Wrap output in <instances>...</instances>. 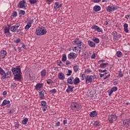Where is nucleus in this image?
Instances as JSON below:
<instances>
[{
	"label": "nucleus",
	"mask_w": 130,
	"mask_h": 130,
	"mask_svg": "<svg viewBox=\"0 0 130 130\" xmlns=\"http://www.w3.org/2000/svg\"><path fill=\"white\" fill-rule=\"evenodd\" d=\"M74 87L73 85H68V88L66 90V92L67 93H70V92H73V89H74Z\"/></svg>",
	"instance_id": "nucleus-20"
},
{
	"label": "nucleus",
	"mask_w": 130,
	"mask_h": 130,
	"mask_svg": "<svg viewBox=\"0 0 130 130\" xmlns=\"http://www.w3.org/2000/svg\"><path fill=\"white\" fill-rule=\"evenodd\" d=\"M93 41L95 42V43H99V42H100V40H99L98 38H95L93 39Z\"/></svg>",
	"instance_id": "nucleus-46"
},
{
	"label": "nucleus",
	"mask_w": 130,
	"mask_h": 130,
	"mask_svg": "<svg viewBox=\"0 0 130 130\" xmlns=\"http://www.w3.org/2000/svg\"><path fill=\"white\" fill-rule=\"evenodd\" d=\"M86 77H85V74H82L81 75V80L83 81V80H85V78Z\"/></svg>",
	"instance_id": "nucleus-55"
},
{
	"label": "nucleus",
	"mask_w": 130,
	"mask_h": 130,
	"mask_svg": "<svg viewBox=\"0 0 130 130\" xmlns=\"http://www.w3.org/2000/svg\"><path fill=\"white\" fill-rule=\"evenodd\" d=\"M114 92L113 90H111L110 92H109V96H111V94Z\"/></svg>",
	"instance_id": "nucleus-58"
},
{
	"label": "nucleus",
	"mask_w": 130,
	"mask_h": 130,
	"mask_svg": "<svg viewBox=\"0 0 130 130\" xmlns=\"http://www.w3.org/2000/svg\"><path fill=\"white\" fill-rule=\"evenodd\" d=\"M36 33L38 36H42L45 35L47 33V31L45 27L41 26L37 28Z\"/></svg>",
	"instance_id": "nucleus-1"
},
{
	"label": "nucleus",
	"mask_w": 130,
	"mask_h": 130,
	"mask_svg": "<svg viewBox=\"0 0 130 130\" xmlns=\"http://www.w3.org/2000/svg\"><path fill=\"white\" fill-rule=\"evenodd\" d=\"M66 64H67V66H69L71 64V62H70V61L67 60L66 62Z\"/></svg>",
	"instance_id": "nucleus-59"
},
{
	"label": "nucleus",
	"mask_w": 130,
	"mask_h": 130,
	"mask_svg": "<svg viewBox=\"0 0 130 130\" xmlns=\"http://www.w3.org/2000/svg\"><path fill=\"white\" fill-rule=\"evenodd\" d=\"M39 98L41 100H43L44 99V95H45V91H42L39 92Z\"/></svg>",
	"instance_id": "nucleus-17"
},
{
	"label": "nucleus",
	"mask_w": 130,
	"mask_h": 130,
	"mask_svg": "<svg viewBox=\"0 0 130 130\" xmlns=\"http://www.w3.org/2000/svg\"><path fill=\"white\" fill-rule=\"evenodd\" d=\"M93 10L94 11V12H99V11L101 10V7L98 5H95L94 7H93Z\"/></svg>",
	"instance_id": "nucleus-21"
},
{
	"label": "nucleus",
	"mask_w": 130,
	"mask_h": 130,
	"mask_svg": "<svg viewBox=\"0 0 130 130\" xmlns=\"http://www.w3.org/2000/svg\"><path fill=\"white\" fill-rule=\"evenodd\" d=\"M78 41H79V38H76V39H75L72 42V44H73V45H77Z\"/></svg>",
	"instance_id": "nucleus-38"
},
{
	"label": "nucleus",
	"mask_w": 130,
	"mask_h": 130,
	"mask_svg": "<svg viewBox=\"0 0 130 130\" xmlns=\"http://www.w3.org/2000/svg\"><path fill=\"white\" fill-rule=\"evenodd\" d=\"M58 78L59 79V80H63L64 79H66V76L63 73L61 72L58 73Z\"/></svg>",
	"instance_id": "nucleus-16"
},
{
	"label": "nucleus",
	"mask_w": 130,
	"mask_h": 130,
	"mask_svg": "<svg viewBox=\"0 0 130 130\" xmlns=\"http://www.w3.org/2000/svg\"><path fill=\"white\" fill-rule=\"evenodd\" d=\"M124 28H128V24H127V23H125L123 25Z\"/></svg>",
	"instance_id": "nucleus-60"
},
{
	"label": "nucleus",
	"mask_w": 130,
	"mask_h": 130,
	"mask_svg": "<svg viewBox=\"0 0 130 130\" xmlns=\"http://www.w3.org/2000/svg\"><path fill=\"white\" fill-rule=\"evenodd\" d=\"M59 6V3L58 2H56L54 4V9H58Z\"/></svg>",
	"instance_id": "nucleus-44"
},
{
	"label": "nucleus",
	"mask_w": 130,
	"mask_h": 130,
	"mask_svg": "<svg viewBox=\"0 0 130 130\" xmlns=\"http://www.w3.org/2000/svg\"><path fill=\"white\" fill-rule=\"evenodd\" d=\"M26 5H27L26 1L22 0L19 2V4L17 5V7L19 9H23V8H26Z\"/></svg>",
	"instance_id": "nucleus-7"
},
{
	"label": "nucleus",
	"mask_w": 130,
	"mask_h": 130,
	"mask_svg": "<svg viewBox=\"0 0 130 130\" xmlns=\"http://www.w3.org/2000/svg\"><path fill=\"white\" fill-rule=\"evenodd\" d=\"M11 76L12 72L11 71H8L7 73H5V74L1 77V79L4 80V79H9L11 78Z\"/></svg>",
	"instance_id": "nucleus-10"
},
{
	"label": "nucleus",
	"mask_w": 130,
	"mask_h": 130,
	"mask_svg": "<svg viewBox=\"0 0 130 130\" xmlns=\"http://www.w3.org/2000/svg\"><path fill=\"white\" fill-rule=\"evenodd\" d=\"M63 124H68V120H64L63 121Z\"/></svg>",
	"instance_id": "nucleus-62"
},
{
	"label": "nucleus",
	"mask_w": 130,
	"mask_h": 130,
	"mask_svg": "<svg viewBox=\"0 0 130 130\" xmlns=\"http://www.w3.org/2000/svg\"><path fill=\"white\" fill-rule=\"evenodd\" d=\"M30 4H34L37 3V0H29Z\"/></svg>",
	"instance_id": "nucleus-50"
},
{
	"label": "nucleus",
	"mask_w": 130,
	"mask_h": 130,
	"mask_svg": "<svg viewBox=\"0 0 130 130\" xmlns=\"http://www.w3.org/2000/svg\"><path fill=\"white\" fill-rule=\"evenodd\" d=\"M111 35L113 36V39L114 41H116L119 39V38H121V35L119 34L117 35V31H113L111 33Z\"/></svg>",
	"instance_id": "nucleus-5"
},
{
	"label": "nucleus",
	"mask_w": 130,
	"mask_h": 130,
	"mask_svg": "<svg viewBox=\"0 0 130 130\" xmlns=\"http://www.w3.org/2000/svg\"><path fill=\"white\" fill-rule=\"evenodd\" d=\"M21 73L15 74L14 76V79L15 80V81H20L21 80Z\"/></svg>",
	"instance_id": "nucleus-19"
},
{
	"label": "nucleus",
	"mask_w": 130,
	"mask_h": 130,
	"mask_svg": "<svg viewBox=\"0 0 130 130\" xmlns=\"http://www.w3.org/2000/svg\"><path fill=\"white\" fill-rule=\"evenodd\" d=\"M14 42L15 43H20V42H21V40L20 39V38H18V39H16V40H15Z\"/></svg>",
	"instance_id": "nucleus-53"
},
{
	"label": "nucleus",
	"mask_w": 130,
	"mask_h": 130,
	"mask_svg": "<svg viewBox=\"0 0 130 130\" xmlns=\"http://www.w3.org/2000/svg\"><path fill=\"white\" fill-rule=\"evenodd\" d=\"M31 26H32V25L27 23V25L24 27L25 30H26V31H28V30H29V29H30V28H31Z\"/></svg>",
	"instance_id": "nucleus-35"
},
{
	"label": "nucleus",
	"mask_w": 130,
	"mask_h": 130,
	"mask_svg": "<svg viewBox=\"0 0 130 130\" xmlns=\"http://www.w3.org/2000/svg\"><path fill=\"white\" fill-rule=\"evenodd\" d=\"M41 75L42 78H44V77L46 76V70H45V69L43 70L41 72Z\"/></svg>",
	"instance_id": "nucleus-27"
},
{
	"label": "nucleus",
	"mask_w": 130,
	"mask_h": 130,
	"mask_svg": "<svg viewBox=\"0 0 130 130\" xmlns=\"http://www.w3.org/2000/svg\"><path fill=\"white\" fill-rule=\"evenodd\" d=\"M88 44L89 46H90V47L94 48L96 47V45L95 44V43L90 41H88Z\"/></svg>",
	"instance_id": "nucleus-23"
},
{
	"label": "nucleus",
	"mask_w": 130,
	"mask_h": 130,
	"mask_svg": "<svg viewBox=\"0 0 130 130\" xmlns=\"http://www.w3.org/2000/svg\"><path fill=\"white\" fill-rule=\"evenodd\" d=\"M82 44L83 42L80 40V39H79L76 45H78V46H82Z\"/></svg>",
	"instance_id": "nucleus-39"
},
{
	"label": "nucleus",
	"mask_w": 130,
	"mask_h": 130,
	"mask_svg": "<svg viewBox=\"0 0 130 130\" xmlns=\"http://www.w3.org/2000/svg\"><path fill=\"white\" fill-rule=\"evenodd\" d=\"M105 75H107V72L105 73L104 74H100V78H102V77H104Z\"/></svg>",
	"instance_id": "nucleus-56"
},
{
	"label": "nucleus",
	"mask_w": 130,
	"mask_h": 130,
	"mask_svg": "<svg viewBox=\"0 0 130 130\" xmlns=\"http://www.w3.org/2000/svg\"><path fill=\"white\" fill-rule=\"evenodd\" d=\"M96 79V75H87L85 76V84H91L93 80Z\"/></svg>",
	"instance_id": "nucleus-3"
},
{
	"label": "nucleus",
	"mask_w": 130,
	"mask_h": 130,
	"mask_svg": "<svg viewBox=\"0 0 130 130\" xmlns=\"http://www.w3.org/2000/svg\"><path fill=\"white\" fill-rule=\"evenodd\" d=\"M18 16V13H17V11H13V13L12 14V16L13 18H16Z\"/></svg>",
	"instance_id": "nucleus-43"
},
{
	"label": "nucleus",
	"mask_w": 130,
	"mask_h": 130,
	"mask_svg": "<svg viewBox=\"0 0 130 130\" xmlns=\"http://www.w3.org/2000/svg\"><path fill=\"white\" fill-rule=\"evenodd\" d=\"M93 125L95 126H99V122L98 121H96L94 122Z\"/></svg>",
	"instance_id": "nucleus-49"
},
{
	"label": "nucleus",
	"mask_w": 130,
	"mask_h": 130,
	"mask_svg": "<svg viewBox=\"0 0 130 130\" xmlns=\"http://www.w3.org/2000/svg\"><path fill=\"white\" fill-rule=\"evenodd\" d=\"M80 83V79L78 77H76L73 79V84L74 85H78Z\"/></svg>",
	"instance_id": "nucleus-22"
},
{
	"label": "nucleus",
	"mask_w": 130,
	"mask_h": 130,
	"mask_svg": "<svg viewBox=\"0 0 130 130\" xmlns=\"http://www.w3.org/2000/svg\"><path fill=\"white\" fill-rule=\"evenodd\" d=\"M10 101H8V100H5L3 102V103H2V104H1V106L2 107H3V106H6V105H7V106H6L7 108H10V107H11V104H10Z\"/></svg>",
	"instance_id": "nucleus-9"
},
{
	"label": "nucleus",
	"mask_w": 130,
	"mask_h": 130,
	"mask_svg": "<svg viewBox=\"0 0 130 130\" xmlns=\"http://www.w3.org/2000/svg\"><path fill=\"white\" fill-rule=\"evenodd\" d=\"M117 119V117L115 115H111L109 116L108 120L110 123H113V121L116 120Z\"/></svg>",
	"instance_id": "nucleus-8"
},
{
	"label": "nucleus",
	"mask_w": 130,
	"mask_h": 130,
	"mask_svg": "<svg viewBox=\"0 0 130 130\" xmlns=\"http://www.w3.org/2000/svg\"><path fill=\"white\" fill-rule=\"evenodd\" d=\"M124 125H126V126H128L129 124V120H124L123 122Z\"/></svg>",
	"instance_id": "nucleus-30"
},
{
	"label": "nucleus",
	"mask_w": 130,
	"mask_h": 130,
	"mask_svg": "<svg viewBox=\"0 0 130 130\" xmlns=\"http://www.w3.org/2000/svg\"><path fill=\"white\" fill-rule=\"evenodd\" d=\"M105 61V60H100L98 61V63H101V62H104Z\"/></svg>",
	"instance_id": "nucleus-64"
},
{
	"label": "nucleus",
	"mask_w": 130,
	"mask_h": 130,
	"mask_svg": "<svg viewBox=\"0 0 130 130\" xmlns=\"http://www.w3.org/2000/svg\"><path fill=\"white\" fill-rule=\"evenodd\" d=\"M90 117H95V116H97V112H96V111H93L90 112Z\"/></svg>",
	"instance_id": "nucleus-25"
},
{
	"label": "nucleus",
	"mask_w": 130,
	"mask_h": 130,
	"mask_svg": "<svg viewBox=\"0 0 130 130\" xmlns=\"http://www.w3.org/2000/svg\"><path fill=\"white\" fill-rule=\"evenodd\" d=\"M11 87H12V88H16V87H17V83H16L15 82H13L11 84Z\"/></svg>",
	"instance_id": "nucleus-48"
},
{
	"label": "nucleus",
	"mask_w": 130,
	"mask_h": 130,
	"mask_svg": "<svg viewBox=\"0 0 130 130\" xmlns=\"http://www.w3.org/2000/svg\"><path fill=\"white\" fill-rule=\"evenodd\" d=\"M46 109H47V107H43V111L45 112V111H46Z\"/></svg>",
	"instance_id": "nucleus-63"
},
{
	"label": "nucleus",
	"mask_w": 130,
	"mask_h": 130,
	"mask_svg": "<svg viewBox=\"0 0 130 130\" xmlns=\"http://www.w3.org/2000/svg\"><path fill=\"white\" fill-rule=\"evenodd\" d=\"M71 108L74 112L80 111L82 106L77 102H73L71 105Z\"/></svg>",
	"instance_id": "nucleus-2"
},
{
	"label": "nucleus",
	"mask_w": 130,
	"mask_h": 130,
	"mask_svg": "<svg viewBox=\"0 0 130 130\" xmlns=\"http://www.w3.org/2000/svg\"><path fill=\"white\" fill-rule=\"evenodd\" d=\"M92 72V70L90 68H88L85 70L84 73L85 74H90V73Z\"/></svg>",
	"instance_id": "nucleus-34"
},
{
	"label": "nucleus",
	"mask_w": 130,
	"mask_h": 130,
	"mask_svg": "<svg viewBox=\"0 0 130 130\" xmlns=\"http://www.w3.org/2000/svg\"><path fill=\"white\" fill-rule=\"evenodd\" d=\"M9 27H5L4 29V33L5 34H8L10 33V25H8Z\"/></svg>",
	"instance_id": "nucleus-26"
},
{
	"label": "nucleus",
	"mask_w": 130,
	"mask_h": 130,
	"mask_svg": "<svg viewBox=\"0 0 130 130\" xmlns=\"http://www.w3.org/2000/svg\"><path fill=\"white\" fill-rule=\"evenodd\" d=\"M41 104L42 106H43L44 108L45 107H47V106H46L47 103H46V102L45 101H41Z\"/></svg>",
	"instance_id": "nucleus-41"
},
{
	"label": "nucleus",
	"mask_w": 130,
	"mask_h": 130,
	"mask_svg": "<svg viewBox=\"0 0 130 130\" xmlns=\"http://www.w3.org/2000/svg\"><path fill=\"white\" fill-rule=\"evenodd\" d=\"M96 56L95 55V54H93L91 55V58H92L93 59H95V57Z\"/></svg>",
	"instance_id": "nucleus-61"
},
{
	"label": "nucleus",
	"mask_w": 130,
	"mask_h": 130,
	"mask_svg": "<svg viewBox=\"0 0 130 130\" xmlns=\"http://www.w3.org/2000/svg\"><path fill=\"white\" fill-rule=\"evenodd\" d=\"M62 61H66L67 60V55L66 54H64L62 55Z\"/></svg>",
	"instance_id": "nucleus-42"
},
{
	"label": "nucleus",
	"mask_w": 130,
	"mask_h": 130,
	"mask_svg": "<svg viewBox=\"0 0 130 130\" xmlns=\"http://www.w3.org/2000/svg\"><path fill=\"white\" fill-rule=\"evenodd\" d=\"M73 51H74V52H78V51H79L78 47H75L73 48Z\"/></svg>",
	"instance_id": "nucleus-47"
},
{
	"label": "nucleus",
	"mask_w": 130,
	"mask_h": 130,
	"mask_svg": "<svg viewBox=\"0 0 130 130\" xmlns=\"http://www.w3.org/2000/svg\"><path fill=\"white\" fill-rule=\"evenodd\" d=\"M43 86H44L43 83H38L35 86V89L36 90H37V91H38L42 89V88H43Z\"/></svg>",
	"instance_id": "nucleus-13"
},
{
	"label": "nucleus",
	"mask_w": 130,
	"mask_h": 130,
	"mask_svg": "<svg viewBox=\"0 0 130 130\" xmlns=\"http://www.w3.org/2000/svg\"><path fill=\"white\" fill-rule=\"evenodd\" d=\"M114 92H115L116 91H117V88L115 86H114L112 89H111Z\"/></svg>",
	"instance_id": "nucleus-54"
},
{
	"label": "nucleus",
	"mask_w": 130,
	"mask_h": 130,
	"mask_svg": "<svg viewBox=\"0 0 130 130\" xmlns=\"http://www.w3.org/2000/svg\"><path fill=\"white\" fill-rule=\"evenodd\" d=\"M28 118H25L23 120H22V124H27V122H28Z\"/></svg>",
	"instance_id": "nucleus-37"
},
{
	"label": "nucleus",
	"mask_w": 130,
	"mask_h": 130,
	"mask_svg": "<svg viewBox=\"0 0 130 130\" xmlns=\"http://www.w3.org/2000/svg\"><path fill=\"white\" fill-rule=\"evenodd\" d=\"M107 66H108V63H102L100 65V68L101 69H105Z\"/></svg>",
	"instance_id": "nucleus-24"
},
{
	"label": "nucleus",
	"mask_w": 130,
	"mask_h": 130,
	"mask_svg": "<svg viewBox=\"0 0 130 130\" xmlns=\"http://www.w3.org/2000/svg\"><path fill=\"white\" fill-rule=\"evenodd\" d=\"M60 124V122L59 121H58L55 125V126H59Z\"/></svg>",
	"instance_id": "nucleus-57"
},
{
	"label": "nucleus",
	"mask_w": 130,
	"mask_h": 130,
	"mask_svg": "<svg viewBox=\"0 0 130 130\" xmlns=\"http://www.w3.org/2000/svg\"><path fill=\"white\" fill-rule=\"evenodd\" d=\"M5 74L6 72H5V70L1 67H0V75H1L2 77H4V76H5Z\"/></svg>",
	"instance_id": "nucleus-29"
},
{
	"label": "nucleus",
	"mask_w": 130,
	"mask_h": 130,
	"mask_svg": "<svg viewBox=\"0 0 130 130\" xmlns=\"http://www.w3.org/2000/svg\"><path fill=\"white\" fill-rule=\"evenodd\" d=\"M27 24H28V25H30L32 26V24L33 23V19L30 18H28L27 19Z\"/></svg>",
	"instance_id": "nucleus-28"
},
{
	"label": "nucleus",
	"mask_w": 130,
	"mask_h": 130,
	"mask_svg": "<svg viewBox=\"0 0 130 130\" xmlns=\"http://www.w3.org/2000/svg\"><path fill=\"white\" fill-rule=\"evenodd\" d=\"M26 14V12L24 10H19V15L20 16H24Z\"/></svg>",
	"instance_id": "nucleus-32"
},
{
	"label": "nucleus",
	"mask_w": 130,
	"mask_h": 130,
	"mask_svg": "<svg viewBox=\"0 0 130 130\" xmlns=\"http://www.w3.org/2000/svg\"><path fill=\"white\" fill-rule=\"evenodd\" d=\"M73 70L75 73H77V72L79 71V66H77V64H75L73 67Z\"/></svg>",
	"instance_id": "nucleus-31"
},
{
	"label": "nucleus",
	"mask_w": 130,
	"mask_h": 130,
	"mask_svg": "<svg viewBox=\"0 0 130 130\" xmlns=\"http://www.w3.org/2000/svg\"><path fill=\"white\" fill-rule=\"evenodd\" d=\"M15 128H19V127L20 126V124L18 122H15Z\"/></svg>",
	"instance_id": "nucleus-52"
},
{
	"label": "nucleus",
	"mask_w": 130,
	"mask_h": 130,
	"mask_svg": "<svg viewBox=\"0 0 130 130\" xmlns=\"http://www.w3.org/2000/svg\"><path fill=\"white\" fill-rule=\"evenodd\" d=\"M67 82L68 84H70V85H73L74 84V77L71 76L69 77L68 80Z\"/></svg>",
	"instance_id": "nucleus-18"
},
{
	"label": "nucleus",
	"mask_w": 130,
	"mask_h": 130,
	"mask_svg": "<svg viewBox=\"0 0 130 130\" xmlns=\"http://www.w3.org/2000/svg\"><path fill=\"white\" fill-rule=\"evenodd\" d=\"M7 56V51L5 50H1L0 52V57L1 58H5Z\"/></svg>",
	"instance_id": "nucleus-15"
},
{
	"label": "nucleus",
	"mask_w": 130,
	"mask_h": 130,
	"mask_svg": "<svg viewBox=\"0 0 130 130\" xmlns=\"http://www.w3.org/2000/svg\"><path fill=\"white\" fill-rule=\"evenodd\" d=\"M12 72L13 75L22 74V73L21 72V68H20V66H17L16 68H12Z\"/></svg>",
	"instance_id": "nucleus-4"
},
{
	"label": "nucleus",
	"mask_w": 130,
	"mask_h": 130,
	"mask_svg": "<svg viewBox=\"0 0 130 130\" xmlns=\"http://www.w3.org/2000/svg\"><path fill=\"white\" fill-rule=\"evenodd\" d=\"M116 55L117 57H121L122 56V53L120 51H118L116 52Z\"/></svg>",
	"instance_id": "nucleus-33"
},
{
	"label": "nucleus",
	"mask_w": 130,
	"mask_h": 130,
	"mask_svg": "<svg viewBox=\"0 0 130 130\" xmlns=\"http://www.w3.org/2000/svg\"><path fill=\"white\" fill-rule=\"evenodd\" d=\"M118 9V7L117 6H109L107 8V12H109L110 13H111L112 12H114V11H115V10H117Z\"/></svg>",
	"instance_id": "nucleus-6"
},
{
	"label": "nucleus",
	"mask_w": 130,
	"mask_h": 130,
	"mask_svg": "<svg viewBox=\"0 0 130 130\" xmlns=\"http://www.w3.org/2000/svg\"><path fill=\"white\" fill-rule=\"evenodd\" d=\"M91 29H93V30H95V31H97V32H103V30H102V28H100L98 25H93L91 26Z\"/></svg>",
	"instance_id": "nucleus-12"
},
{
	"label": "nucleus",
	"mask_w": 130,
	"mask_h": 130,
	"mask_svg": "<svg viewBox=\"0 0 130 130\" xmlns=\"http://www.w3.org/2000/svg\"><path fill=\"white\" fill-rule=\"evenodd\" d=\"M68 74H67V76H71L72 75V73H73V71L72 70H69L68 71Z\"/></svg>",
	"instance_id": "nucleus-51"
},
{
	"label": "nucleus",
	"mask_w": 130,
	"mask_h": 130,
	"mask_svg": "<svg viewBox=\"0 0 130 130\" xmlns=\"http://www.w3.org/2000/svg\"><path fill=\"white\" fill-rule=\"evenodd\" d=\"M57 92V90H56V89L54 88L52 90H50L49 91V92L51 93V94H55Z\"/></svg>",
	"instance_id": "nucleus-40"
},
{
	"label": "nucleus",
	"mask_w": 130,
	"mask_h": 130,
	"mask_svg": "<svg viewBox=\"0 0 130 130\" xmlns=\"http://www.w3.org/2000/svg\"><path fill=\"white\" fill-rule=\"evenodd\" d=\"M119 73L118 74V78H122L123 77V74L121 73V71L119 72Z\"/></svg>",
	"instance_id": "nucleus-45"
},
{
	"label": "nucleus",
	"mask_w": 130,
	"mask_h": 130,
	"mask_svg": "<svg viewBox=\"0 0 130 130\" xmlns=\"http://www.w3.org/2000/svg\"><path fill=\"white\" fill-rule=\"evenodd\" d=\"M20 27V24L19 23H16L15 25H13L11 27L10 30L12 32H16L17 29H18Z\"/></svg>",
	"instance_id": "nucleus-11"
},
{
	"label": "nucleus",
	"mask_w": 130,
	"mask_h": 130,
	"mask_svg": "<svg viewBox=\"0 0 130 130\" xmlns=\"http://www.w3.org/2000/svg\"><path fill=\"white\" fill-rule=\"evenodd\" d=\"M77 56V54L74 52H71L68 55V57L69 59L73 58L74 59H75V58H76Z\"/></svg>",
	"instance_id": "nucleus-14"
},
{
	"label": "nucleus",
	"mask_w": 130,
	"mask_h": 130,
	"mask_svg": "<svg viewBox=\"0 0 130 130\" xmlns=\"http://www.w3.org/2000/svg\"><path fill=\"white\" fill-rule=\"evenodd\" d=\"M47 83L48 85H52V84H54V82L51 79H48L47 80Z\"/></svg>",
	"instance_id": "nucleus-36"
}]
</instances>
